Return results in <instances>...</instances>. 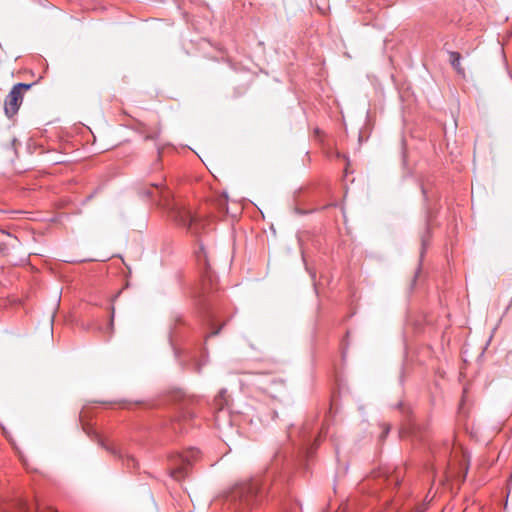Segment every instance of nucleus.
I'll return each instance as SVG.
<instances>
[{
  "mask_svg": "<svg viewBox=\"0 0 512 512\" xmlns=\"http://www.w3.org/2000/svg\"><path fill=\"white\" fill-rule=\"evenodd\" d=\"M140 194L148 199L153 200L164 209L168 215L180 226L187 228L189 232L196 235L199 232L200 220L192 214L185 206L174 201L168 189L162 184L153 183L149 188H144Z\"/></svg>",
  "mask_w": 512,
  "mask_h": 512,
  "instance_id": "obj_1",
  "label": "nucleus"
},
{
  "mask_svg": "<svg viewBox=\"0 0 512 512\" xmlns=\"http://www.w3.org/2000/svg\"><path fill=\"white\" fill-rule=\"evenodd\" d=\"M264 492L258 479H251L246 482L236 484L228 495V500L237 507H246L248 509L261 503Z\"/></svg>",
  "mask_w": 512,
  "mask_h": 512,
  "instance_id": "obj_2",
  "label": "nucleus"
},
{
  "mask_svg": "<svg viewBox=\"0 0 512 512\" xmlns=\"http://www.w3.org/2000/svg\"><path fill=\"white\" fill-rule=\"evenodd\" d=\"M199 456L200 451L196 448H190L184 453L171 455L169 458L170 476L177 481L185 479L192 462L198 459Z\"/></svg>",
  "mask_w": 512,
  "mask_h": 512,
  "instance_id": "obj_3",
  "label": "nucleus"
},
{
  "mask_svg": "<svg viewBox=\"0 0 512 512\" xmlns=\"http://www.w3.org/2000/svg\"><path fill=\"white\" fill-rule=\"evenodd\" d=\"M33 86V83L15 84L4 100V113L7 118L12 119L19 111L24 93Z\"/></svg>",
  "mask_w": 512,
  "mask_h": 512,
  "instance_id": "obj_4",
  "label": "nucleus"
},
{
  "mask_svg": "<svg viewBox=\"0 0 512 512\" xmlns=\"http://www.w3.org/2000/svg\"><path fill=\"white\" fill-rule=\"evenodd\" d=\"M195 417V412L188 407H182L181 411L172 423L171 428L175 433H182L186 430V425L189 424Z\"/></svg>",
  "mask_w": 512,
  "mask_h": 512,
  "instance_id": "obj_5",
  "label": "nucleus"
},
{
  "mask_svg": "<svg viewBox=\"0 0 512 512\" xmlns=\"http://www.w3.org/2000/svg\"><path fill=\"white\" fill-rule=\"evenodd\" d=\"M195 257L199 267L203 270L204 277L212 284L213 274L210 270L208 254L203 244L199 245V249L195 252Z\"/></svg>",
  "mask_w": 512,
  "mask_h": 512,
  "instance_id": "obj_6",
  "label": "nucleus"
},
{
  "mask_svg": "<svg viewBox=\"0 0 512 512\" xmlns=\"http://www.w3.org/2000/svg\"><path fill=\"white\" fill-rule=\"evenodd\" d=\"M226 394H227L226 389H221L220 392L218 393V395L214 399V405L218 409V413L215 418L216 422L219 421V414L223 412V408L227 403Z\"/></svg>",
  "mask_w": 512,
  "mask_h": 512,
  "instance_id": "obj_7",
  "label": "nucleus"
},
{
  "mask_svg": "<svg viewBox=\"0 0 512 512\" xmlns=\"http://www.w3.org/2000/svg\"><path fill=\"white\" fill-rule=\"evenodd\" d=\"M450 63L458 74H464V68L461 66V54L456 51H450Z\"/></svg>",
  "mask_w": 512,
  "mask_h": 512,
  "instance_id": "obj_8",
  "label": "nucleus"
},
{
  "mask_svg": "<svg viewBox=\"0 0 512 512\" xmlns=\"http://www.w3.org/2000/svg\"><path fill=\"white\" fill-rule=\"evenodd\" d=\"M119 457L122 458L123 464L126 465L129 469H136L138 466V463L136 459L133 456L126 455L125 457L119 454Z\"/></svg>",
  "mask_w": 512,
  "mask_h": 512,
  "instance_id": "obj_9",
  "label": "nucleus"
},
{
  "mask_svg": "<svg viewBox=\"0 0 512 512\" xmlns=\"http://www.w3.org/2000/svg\"><path fill=\"white\" fill-rule=\"evenodd\" d=\"M387 481L389 483L393 482L395 486H398L401 483V479H400V477L398 475H390V476H388L387 477Z\"/></svg>",
  "mask_w": 512,
  "mask_h": 512,
  "instance_id": "obj_10",
  "label": "nucleus"
},
{
  "mask_svg": "<svg viewBox=\"0 0 512 512\" xmlns=\"http://www.w3.org/2000/svg\"><path fill=\"white\" fill-rule=\"evenodd\" d=\"M382 428H383V431H382V433H381V435H380V439H381V440H383V439H384V438L389 434V432H390V428H391V427H390V425H389V424L384 423V424L382 425Z\"/></svg>",
  "mask_w": 512,
  "mask_h": 512,
  "instance_id": "obj_11",
  "label": "nucleus"
},
{
  "mask_svg": "<svg viewBox=\"0 0 512 512\" xmlns=\"http://www.w3.org/2000/svg\"><path fill=\"white\" fill-rule=\"evenodd\" d=\"M113 319H114V308L112 307L111 320H110V323L108 326V329L110 330V332H112V330H113Z\"/></svg>",
  "mask_w": 512,
  "mask_h": 512,
  "instance_id": "obj_12",
  "label": "nucleus"
},
{
  "mask_svg": "<svg viewBox=\"0 0 512 512\" xmlns=\"http://www.w3.org/2000/svg\"><path fill=\"white\" fill-rule=\"evenodd\" d=\"M105 448L115 455L119 453V451H117L115 448H111V447H107V446H105Z\"/></svg>",
  "mask_w": 512,
  "mask_h": 512,
  "instance_id": "obj_13",
  "label": "nucleus"
},
{
  "mask_svg": "<svg viewBox=\"0 0 512 512\" xmlns=\"http://www.w3.org/2000/svg\"><path fill=\"white\" fill-rule=\"evenodd\" d=\"M220 330H221V327H220V328H218L217 330L212 331V332H211L207 337L217 335V334L220 332Z\"/></svg>",
  "mask_w": 512,
  "mask_h": 512,
  "instance_id": "obj_14",
  "label": "nucleus"
},
{
  "mask_svg": "<svg viewBox=\"0 0 512 512\" xmlns=\"http://www.w3.org/2000/svg\"><path fill=\"white\" fill-rule=\"evenodd\" d=\"M196 372L197 373H200L201 372V364H196V368H195Z\"/></svg>",
  "mask_w": 512,
  "mask_h": 512,
  "instance_id": "obj_15",
  "label": "nucleus"
},
{
  "mask_svg": "<svg viewBox=\"0 0 512 512\" xmlns=\"http://www.w3.org/2000/svg\"><path fill=\"white\" fill-rule=\"evenodd\" d=\"M146 139H153V136H146Z\"/></svg>",
  "mask_w": 512,
  "mask_h": 512,
  "instance_id": "obj_16",
  "label": "nucleus"
},
{
  "mask_svg": "<svg viewBox=\"0 0 512 512\" xmlns=\"http://www.w3.org/2000/svg\"><path fill=\"white\" fill-rule=\"evenodd\" d=\"M308 454H312V448H310V450L308 451Z\"/></svg>",
  "mask_w": 512,
  "mask_h": 512,
  "instance_id": "obj_17",
  "label": "nucleus"
}]
</instances>
